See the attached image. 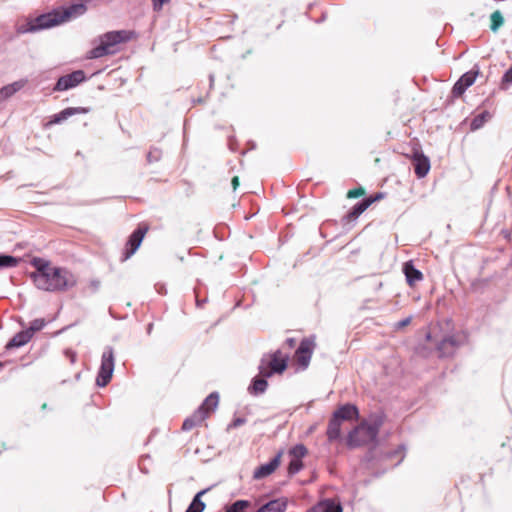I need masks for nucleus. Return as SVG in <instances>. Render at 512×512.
<instances>
[{"mask_svg": "<svg viewBox=\"0 0 512 512\" xmlns=\"http://www.w3.org/2000/svg\"><path fill=\"white\" fill-rule=\"evenodd\" d=\"M45 326L46 321L44 318H36L30 322V325L26 330L33 337L36 332L41 331Z\"/></svg>", "mask_w": 512, "mask_h": 512, "instance_id": "473e14b6", "label": "nucleus"}, {"mask_svg": "<svg viewBox=\"0 0 512 512\" xmlns=\"http://www.w3.org/2000/svg\"><path fill=\"white\" fill-rule=\"evenodd\" d=\"M110 315L114 318H116V316L113 315V312L110 310Z\"/></svg>", "mask_w": 512, "mask_h": 512, "instance_id": "13d9d810", "label": "nucleus"}, {"mask_svg": "<svg viewBox=\"0 0 512 512\" xmlns=\"http://www.w3.org/2000/svg\"><path fill=\"white\" fill-rule=\"evenodd\" d=\"M426 338H427L428 340H430V338H431V334H430V333H428V334L426 335Z\"/></svg>", "mask_w": 512, "mask_h": 512, "instance_id": "6e6d98bb", "label": "nucleus"}, {"mask_svg": "<svg viewBox=\"0 0 512 512\" xmlns=\"http://www.w3.org/2000/svg\"><path fill=\"white\" fill-rule=\"evenodd\" d=\"M490 118L491 115L488 111H482L471 120L470 129L472 131L480 129Z\"/></svg>", "mask_w": 512, "mask_h": 512, "instance_id": "c85d7f7f", "label": "nucleus"}, {"mask_svg": "<svg viewBox=\"0 0 512 512\" xmlns=\"http://www.w3.org/2000/svg\"><path fill=\"white\" fill-rule=\"evenodd\" d=\"M287 504L288 500L285 497L271 499L263 504L258 502V512H284Z\"/></svg>", "mask_w": 512, "mask_h": 512, "instance_id": "6ab92c4d", "label": "nucleus"}, {"mask_svg": "<svg viewBox=\"0 0 512 512\" xmlns=\"http://www.w3.org/2000/svg\"><path fill=\"white\" fill-rule=\"evenodd\" d=\"M284 450H279L267 463L258 466V479L270 476L281 464Z\"/></svg>", "mask_w": 512, "mask_h": 512, "instance_id": "2eb2a0df", "label": "nucleus"}, {"mask_svg": "<svg viewBox=\"0 0 512 512\" xmlns=\"http://www.w3.org/2000/svg\"><path fill=\"white\" fill-rule=\"evenodd\" d=\"M86 3L87 0L71 2L67 6H60L49 12L42 13L35 18L27 19L24 24H18L16 26V32L18 34L34 33L58 26L85 14L87 11Z\"/></svg>", "mask_w": 512, "mask_h": 512, "instance_id": "f257e3e1", "label": "nucleus"}, {"mask_svg": "<svg viewBox=\"0 0 512 512\" xmlns=\"http://www.w3.org/2000/svg\"><path fill=\"white\" fill-rule=\"evenodd\" d=\"M402 271L405 275L406 282L410 287H414L417 282L423 279V273L416 268L411 260L403 264Z\"/></svg>", "mask_w": 512, "mask_h": 512, "instance_id": "f3484780", "label": "nucleus"}, {"mask_svg": "<svg viewBox=\"0 0 512 512\" xmlns=\"http://www.w3.org/2000/svg\"><path fill=\"white\" fill-rule=\"evenodd\" d=\"M133 35L134 32L129 30H113L100 35L98 37L99 44L88 52V58L99 59L114 54L117 51L114 48L118 44L129 42Z\"/></svg>", "mask_w": 512, "mask_h": 512, "instance_id": "20e7f679", "label": "nucleus"}, {"mask_svg": "<svg viewBox=\"0 0 512 512\" xmlns=\"http://www.w3.org/2000/svg\"><path fill=\"white\" fill-rule=\"evenodd\" d=\"M202 303H205V300L197 301V306L201 307V306H202Z\"/></svg>", "mask_w": 512, "mask_h": 512, "instance_id": "864d4df0", "label": "nucleus"}, {"mask_svg": "<svg viewBox=\"0 0 512 512\" xmlns=\"http://www.w3.org/2000/svg\"><path fill=\"white\" fill-rule=\"evenodd\" d=\"M245 418L243 417H236L229 425H228V429H231V428H237L241 425H243L245 423Z\"/></svg>", "mask_w": 512, "mask_h": 512, "instance_id": "ea45409f", "label": "nucleus"}, {"mask_svg": "<svg viewBox=\"0 0 512 512\" xmlns=\"http://www.w3.org/2000/svg\"><path fill=\"white\" fill-rule=\"evenodd\" d=\"M214 81H215L214 74H210V75H209V87H210V89H212V88H213Z\"/></svg>", "mask_w": 512, "mask_h": 512, "instance_id": "de8ad7c7", "label": "nucleus"}, {"mask_svg": "<svg viewBox=\"0 0 512 512\" xmlns=\"http://www.w3.org/2000/svg\"><path fill=\"white\" fill-rule=\"evenodd\" d=\"M152 436H153V432L149 435L148 441H150V439L152 438Z\"/></svg>", "mask_w": 512, "mask_h": 512, "instance_id": "4d7b16f0", "label": "nucleus"}, {"mask_svg": "<svg viewBox=\"0 0 512 512\" xmlns=\"http://www.w3.org/2000/svg\"><path fill=\"white\" fill-rule=\"evenodd\" d=\"M308 454V449L303 443H298L288 450V456L289 458L293 459H300L303 460V458Z\"/></svg>", "mask_w": 512, "mask_h": 512, "instance_id": "c756f323", "label": "nucleus"}, {"mask_svg": "<svg viewBox=\"0 0 512 512\" xmlns=\"http://www.w3.org/2000/svg\"><path fill=\"white\" fill-rule=\"evenodd\" d=\"M150 459V456L148 454L141 456V460Z\"/></svg>", "mask_w": 512, "mask_h": 512, "instance_id": "3c124183", "label": "nucleus"}, {"mask_svg": "<svg viewBox=\"0 0 512 512\" xmlns=\"http://www.w3.org/2000/svg\"><path fill=\"white\" fill-rule=\"evenodd\" d=\"M231 184L233 186V189L236 190L237 187L239 186V178L237 176H234L232 178Z\"/></svg>", "mask_w": 512, "mask_h": 512, "instance_id": "a18cd8bd", "label": "nucleus"}, {"mask_svg": "<svg viewBox=\"0 0 512 512\" xmlns=\"http://www.w3.org/2000/svg\"><path fill=\"white\" fill-rule=\"evenodd\" d=\"M512 85V63L508 70L502 76L500 89L507 90Z\"/></svg>", "mask_w": 512, "mask_h": 512, "instance_id": "72a5a7b5", "label": "nucleus"}, {"mask_svg": "<svg viewBox=\"0 0 512 512\" xmlns=\"http://www.w3.org/2000/svg\"><path fill=\"white\" fill-rule=\"evenodd\" d=\"M23 87V82L16 81L0 89V101L8 99Z\"/></svg>", "mask_w": 512, "mask_h": 512, "instance_id": "bb28decb", "label": "nucleus"}, {"mask_svg": "<svg viewBox=\"0 0 512 512\" xmlns=\"http://www.w3.org/2000/svg\"><path fill=\"white\" fill-rule=\"evenodd\" d=\"M365 195V189L362 186H358L357 188L351 189L347 192L346 197L349 199L359 198Z\"/></svg>", "mask_w": 512, "mask_h": 512, "instance_id": "c9c22d12", "label": "nucleus"}, {"mask_svg": "<svg viewBox=\"0 0 512 512\" xmlns=\"http://www.w3.org/2000/svg\"><path fill=\"white\" fill-rule=\"evenodd\" d=\"M162 157V150L157 147H151L149 152L147 153V162L149 164L158 162Z\"/></svg>", "mask_w": 512, "mask_h": 512, "instance_id": "f704fd0d", "label": "nucleus"}, {"mask_svg": "<svg viewBox=\"0 0 512 512\" xmlns=\"http://www.w3.org/2000/svg\"><path fill=\"white\" fill-rule=\"evenodd\" d=\"M65 354L66 356L70 359L71 363H74L77 359V354L75 351L71 350V349H67L65 351Z\"/></svg>", "mask_w": 512, "mask_h": 512, "instance_id": "37998d69", "label": "nucleus"}, {"mask_svg": "<svg viewBox=\"0 0 512 512\" xmlns=\"http://www.w3.org/2000/svg\"><path fill=\"white\" fill-rule=\"evenodd\" d=\"M205 420V414L202 413V409H196L193 414L187 417L182 424L183 431H189L194 427L200 425Z\"/></svg>", "mask_w": 512, "mask_h": 512, "instance_id": "b1692460", "label": "nucleus"}, {"mask_svg": "<svg viewBox=\"0 0 512 512\" xmlns=\"http://www.w3.org/2000/svg\"><path fill=\"white\" fill-rule=\"evenodd\" d=\"M384 423L383 415H374L370 421L363 420L346 437V445L349 449L376 444L380 428Z\"/></svg>", "mask_w": 512, "mask_h": 512, "instance_id": "7ed1b4c3", "label": "nucleus"}, {"mask_svg": "<svg viewBox=\"0 0 512 512\" xmlns=\"http://www.w3.org/2000/svg\"><path fill=\"white\" fill-rule=\"evenodd\" d=\"M290 356L284 354L281 349H277L272 353L264 354L258 365L259 374L266 377L274 375H282L288 368Z\"/></svg>", "mask_w": 512, "mask_h": 512, "instance_id": "39448f33", "label": "nucleus"}, {"mask_svg": "<svg viewBox=\"0 0 512 512\" xmlns=\"http://www.w3.org/2000/svg\"><path fill=\"white\" fill-rule=\"evenodd\" d=\"M219 403V393L214 391L210 393L201 405L197 409H202V413L205 414V419L209 416V414L214 411Z\"/></svg>", "mask_w": 512, "mask_h": 512, "instance_id": "4be33fe9", "label": "nucleus"}, {"mask_svg": "<svg viewBox=\"0 0 512 512\" xmlns=\"http://www.w3.org/2000/svg\"><path fill=\"white\" fill-rule=\"evenodd\" d=\"M248 392L251 395L256 396V376L252 377L250 384L248 386Z\"/></svg>", "mask_w": 512, "mask_h": 512, "instance_id": "79ce46f5", "label": "nucleus"}, {"mask_svg": "<svg viewBox=\"0 0 512 512\" xmlns=\"http://www.w3.org/2000/svg\"><path fill=\"white\" fill-rule=\"evenodd\" d=\"M148 229L149 228L146 224H139L135 228V230L129 235L122 253L123 261L128 260L132 255L136 253Z\"/></svg>", "mask_w": 512, "mask_h": 512, "instance_id": "6e6552de", "label": "nucleus"}, {"mask_svg": "<svg viewBox=\"0 0 512 512\" xmlns=\"http://www.w3.org/2000/svg\"><path fill=\"white\" fill-rule=\"evenodd\" d=\"M343 422H341L339 419H337L335 416L331 415L327 430H326V436L330 443H333L335 441L342 439L341 434V425Z\"/></svg>", "mask_w": 512, "mask_h": 512, "instance_id": "aec40b11", "label": "nucleus"}, {"mask_svg": "<svg viewBox=\"0 0 512 512\" xmlns=\"http://www.w3.org/2000/svg\"><path fill=\"white\" fill-rule=\"evenodd\" d=\"M252 478L256 479V468L252 471Z\"/></svg>", "mask_w": 512, "mask_h": 512, "instance_id": "603ef678", "label": "nucleus"}, {"mask_svg": "<svg viewBox=\"0 0 512 512\" xmlns=\"http://www.w3.org/2000/svg\"><path fill=\"white\" fill-rule=\"evenodd\" d=\"M462 342L456 335H446L437 344L436 350L439 357H450L456 349L461 346Z\"/></svg>", "mask_w": 512, "mask_h": 512, "instance_id": "9b49d317", "label": "nucleus"}, {"mask_svg": "<svg viewBox=\"0 0 512 512\" xmlns=\"http://www.w3.org/2000/svg\"><path fill=\"white\" fill-rule=\"evenodd\" d=\"M478 74L479 68L477 65H475L470 71L461 75L460 78L454 83L451 89V97H461L465 93V91L474 84Z\"/></svg>", "mask_w": 512, "mask_h": 512, "instance_id": "9d476101", "label": "nucleus"}, {"mask_svg": "<svg viewBox=\"0 0 512 512\" xmlns=\"http://www.w3.org/2000/svg\"><path fill=\"white\" fill-rule=\"evenodd\" d=\"M228 145H229V148L234 151L236 148H235V140L233 138H229V141H228Z\"/></svg>", "mask_w": 512, "mask_h": 512, "instance_id": "49530a36", "label": "nucleus"}, {"mask_svg": "<svg viewBox=\"0 0 512 512\" xmlns=\"http://www.w3.org/2000/svg\"><path fill=\"white\" fill-rule=\"evenodd\" d=\"M315 348V337H305L303 338L297 349L295 350L293 360L298 365L300 370H305L308 368L311 357Z\"/></svg>", "mask_w": 512, "mask_h": 512, "instance_id": "0eeeda50", "label": "nucleus"}, {"mask_svg": "<svg viewBox=\"0 0 512 512\" xmlns=\"http://www.w3.org/2000/svg\"><path fill=\"white\" fill-rule=\"evenodd\" d=\"M284 345H286L289 349H292L296 345V339L295 338H287L284 342Z\"/></svg>", "mask_w": 512, "mask_h": 512, "instance_id": "c03bdc74", "label": "nucleus"}, {"mask_svg": "<svg viewBox=\"0 0 512 512\" xmlns=\"http://www.w3.org/2000/svg\"><path fill=\"white\" fill-rule=\"evenodd\" d=\"M30 264L35 269L34 271L29 273V278L31 280H32V276L40 275L42 273H45L48 270H50V268L52 267L49 260H46V259L41 258V257H33L31 259V261H30Z\"/></svg>", "mask_w": 512, "mask_h": 512, "instance_id": "393cba45", "label": "nucleus"}, {"mask_svg": "<svg viewBox=\"0 0 512 512\" xmlns=\"http://www.w3.org/2000/svg\"><path fill=\"white\" fill-rule=\"evenodd\" d=\"M152 330H153V323H149V324L147 325V329H146L147 334H148V335H150V334H151V332H152Z\"/></svg>", "mask_w": 512, "mask_h": 512, "instance_id": "09e8293b", "label": "nucleus"}, {"mask_svg": "<svg viewBox=\"0 0 512 512\" xmlns=\"http://www.w3.org/2000/svg\"><path fill=\"white\" fill-rule=\"evenodd\" d=\"M202 303H205V300L197 301V306L201 307V306H202Z\"/></svg>", "mask_w": 512, "mask_h": 512, "instance_id": "5fc2aeb1", "label": "nucleus"}, {"mask_svg": "<svg viewBox=\"0 0 512 512\" xmlns=\"http://www.w3.org/2000/svg\"><path fill=\"white\" fill-rule=\"evenodd\" d=\"M213 487L214 485L198 491L192 498V501L188 505L187 509L191 512H203L206 508V504L202 501L201 498Z\"/></svg>", "mask_w": 512, "mask_h": 512, "instance_id": "5701e85b", "label": "nucleus"}, {"mask_svg": "<svg viewBox=\"0 0 512 512\" xmlns=\"http://www.w3.org/2000/svg\"><path fill=\"white\" fill-rule=\"evenodd\" d=\"M384 197H385L384 192H376V193L371 194L364 198H365L366 202L368 203V205L371 206L373 203L382 200Z\"/></svg>", "mask_w": 512, "mask_h": 512, "instance_id": "4c0bfd02", "label": "nucleus"}, {"mask_svg": "<svg viewBox=\"0 0 512 512\" xmlns=\"http://www.w3.org/2000/svg\"><path fill=\"white\" fill-rule=\"evenodd\" d=\"M412 321V316H408L400 321H398L396 324H395V328L397 330H401L403 329L404 327L408 326Z\"/></svg>", "mask_w": 512, "mask_h": 512, "instance_id": "58836bf2", "label": "nucleus"}, {"mask_svg": "<svg viewBox=\"0 0 512 512\" xmlns=\"http://www.w3.org/2000/svg\"><path fill=\"white\" fill-rule=\"evenodd\" d=\"M251 143V149H254V143L253 142H250Z\"/></svg>", "mask_w": 512, "mask_h": 512, "instance_id": "bf43d9fd", "label": "nucleus"}, {"mask_svg": "<svg viewBox=\"0 0 512 512\" xmlns=\"http://www.w3.org/2000/svg\"><path fill=\"white\" fill-rule=\"evenodd\" d=\"M268 378L269 377L262 376L261 374L258 373V395L263 394L266 391L268 387Z\"/></svg>", "mask_w": 512, "mask_h": 512, "instance_id": "e433bc0d", "label": "nucleus"}, {"mask_svg": "<svg viewBox=\"0 0 512 512\" xmlns=\"http://www.w3.org/2000/svg\"><path fill=\"white\" fill-rule=\"evenodd\" d=\"M251 506V501L238 499L230 504H226L223 508V512H247Z\"/></svg>", "mask_w": 512, "mask_h": 512, "instance_id": "a878e982", "label": "nucleus"}, {"mask_svg": "<svg viewBox=\"0 0 512 512\" xmlns=\"http://www.w3.org/2000/svg\"><path fill=\"white\" fill-rule=\"evenodd\" d=\"M32 282L40 290L63 292L74 287L77 278L67 268L53 266L45 273L32 276Z\"/></svg>", "mask_w": 512, "mask_h": 512, "instance_id": "f03ea898", "label": "nucleus"}, {"mask_svg": "<svg viewBox=\"0 0 512 512\" xmlns=\"http://www.w3.org/2000/svg\"><path fill=\"white\" fill-rule=\"evenodd\" d=\"M412 165L418 179L424 178L430 170V160L420 149H413Z\"/></svg>", "mask_w": 512, "mask_h": 512, "instance_id": "f8f14e48", "label": "nucleus"}, {"mask_svg": "<svg viewBox=\"0 0 512 512\" xmlns=\"http://www.w3.org/2000/svg\"><path fill=\"white\" fill-rule=\"evenodd\" d=\"M114 367V349L112 346H106L103 351L101 364L96 376V385L98 387H105L110 383L113 376Z\"/></svg>", "mask_w": 512, "mask_h": 512, "instance_id": "423d86ee", "label": "nucleus"}, {"mask_svg": "<svg viewBox=\"0 0 512 512\" xmlns=\"http://www.w3.org/2000/svg\"><path fill=\"white\" fill-rule=\"evenodd\" d=\"M306 512H343V508L338 500L326 498L309 508Z\"/></svg>", "mask_w": 512, "mask_h": 512, "instance_id": "dca6fc26", "label": "nucleus"}, {"mask_svg": "<svg viewBox=\"0 0 512 512\" xmlns=\"http://www.w3.org/2000/svg\"><path fill=\"white\" fill-rule=\"evenodd\" d=\"M195 103H198V104H201V103H204L205 102V99L203 97H199L197 98L195 101Z\"/></svg>", "mask_w": 512, "mask_h": 512, "instance_id": "8fccbe9b", "label": "nucleus"}, {"mask_svg": "<svg viewBox=\"0 0 512 512\" xmlns=\"http://www.w3.org/2000/svg\"><path fill=\"white\" fill-rule=\"evenodd\" d=\"M32 336L31 334L25 329L17 332L5 345L6 350H12L16 348H20L24 345H26L30 340Z\"/></svg>", "mask_w": 512, "mask_h": 512, "instance_id": "412c9836", "label": "nucleus"}, {"mask_svg": "<svg viewBox=\"0 0 512 512\" xmlns=\"http://www.w3.org/2000/svg\"><path fill=\"white\" fill-rule=\"evenodd\" d=\"M91 111L90 107H67L60 112L50 116L48 125H56L64 122L69 117L76 114H87Z\"/></svg>", "mask_w": 512, "mask_h": 512, "instance_id": "ddd939ff", "label": "nucleus"}, {"mask_svg": "<svg viewBox=\"0 0 512 512\" xmlns=\"http://www.w3.org/2000/svg\"><path fill=\"white\" fill-rule=\"evenodd\" d=\"M169 1L170 0H152L153 9L155 11H158V10L162 9L163 5Z\"/></svg>", "mask_w": 512, "mask_h": 512, "instance_id": "a19ab883", "label": "nucleus"}, {"mask_svg": "<svg viewBox=\"0 0 512 512\" xmlns=\"http://www.w3.org/2000/svg\"><path fill=\"white\" fill-rule=\"evenodd\" d=\"M332 415L341 422L357 420L360 416L358 407L353 403L339 405Z\"/></svg>", "mask_w": 512, "mask_h": 512, "instance_id": "4468645a", "label": "nucleus"}, {"mask_svg": "<svg viewBox=\"0 0 512 512\" xmlns=\"http://www.w3.org/2000/svg\"><path fill=\"white\" fill-rule=\"evenodd\" d=\"M21 258L6 253H0V269L14 268L18 266Z\"/></svg>", "mask_w": 512, "mask_h": 512, "instance_id": "cd10ccee", "label": "nucleus"}, {"mask_svg": "<svg viewBox=\"0 0 512 512\" xmlns=\"http://www.w3.org/2000/svg\"><path fill=\"white\" fill-rule=\"evenodd\" d=\"M490 20H491V24H490V29L493 31V32H497L499 30V28L503 25L504 23V18H503V15L501 14L500 11L496 10L494 11L491 16H490Z\"/></svg>", "mask_w": 512, "mask_h": 512, "instance_id": "2f4dec72", "label": "nucleus"}, {"mask_svg": "<svg viewBox=\"0 0 512 512\" xmlns=\"http://www.w3.org/2000/svg\"><path fill=\"white\" fill-rule=\"evenodd\" d=\"M185 512H191V511H189L188 509H186V510H185Z\"/></svg>", "mask_w": 512, "mask_h": 512, "instance_id": "052dcab7", "label": "nucleus"}, {"mask_svg": "<svg viewBox=\"0 0 512 512\" xmlns=\"http://www.w3.org/2000/svg\"><path fill=\"white\" fill-rule=\"evenodd\" d=\"M87 80L83 70H75L71 73L60 76L53 86V92L67 91L77 87Z\"/></svg>", "mask_w": 512, "mask_h": 512, "instance_id": "1a4fd4ad", "label": "nucleus"}, {"mask_svg": "<svg viewBox=\"0 0 512 512\" xmlns=\"http://www.w3.org/2000/svg\"><path fill=\"white\" fill-rule=\"evenodd\" d=\"M303 467H304L303 460L290 458V461L287 465L288 476L291 477V476L297 474L298 472H300L303 469Z\"/></svg>", "mask_w": 512, "mask_h": 512, "instance_id": "7c9ffc66", "label": "nucleus"}, {"mask_svg": "<svg viewBox=\"0 0 512 512\" xmlns=\"http://www.w3.org/2000/svg\"><path fill=\"white\" fill-rule=\"evenodd\" d=\"M369 207L365 198L357 202L354 206H352L345 215L341 218V224L347 225L350 222H353L358 219V217Z\"/></svg>", "mask_w": 512, "mask_h": 512, "instance_id": "a211bd4d", "label": "nucleus"}]
</instances>
